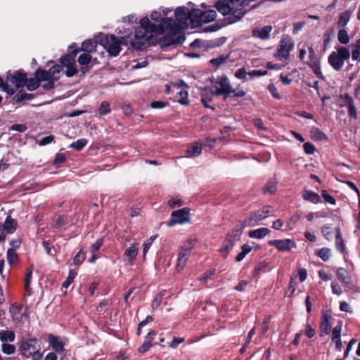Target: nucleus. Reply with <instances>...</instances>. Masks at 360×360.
<instances>
[{"label":"nucleus","instance_id":"f257e3e1","mask_svg":"<svg viewBox=\"0 0 360 360\" xmlns=\"http://www.w3.org/2000/svg\"><path fill=\"white\" fill-rule=\"evenodd\" d=\"M176 30L175 22L169 18H163L160 25L151 23L148 18L140 20V26L135 30L134 40L131 45L135 49H141L146 42L150 43L155 35L162 34L165 32H173Z\"/></svg>","mask_w":360,"mask_h":360},{"label":"nucleus","instance_id":"f03ea898","mask_svg":"<svg viewBox=\"0 0 360 360\" xmlns=\"http://www.w3.org/2000/svg\"><path fill=\"white\" fill-rule=\"evenodd\" d=\"M252 0H223L215 4L217 10L223 15L227 16L228 24L235 23L242 19L245 14V6Z\"/></svg>","mask_w":360,"mask_h":360},{"label":"nucleus","instance_id":"7ed1b4c3","mask_svg":"<svg viewBox=\"0 0 360 360\" xmlns=\"http://www.w3.org/2000/svg\"><path fill=\"white\" fill-rule=\"evenodd\" d=\"M97 39L111 56H117L121 51V45L127 44V40L124 37L117 38L115 35L108 36L103 33L97 35Z\"/></svg>","mask_w":360,"mask_h":360},{"label":"nucleus","instance_id":"20e7f679","mask_svg":"<svg viewBox=\"0 0 360 360\" xmlns=\"http://www.w3.org/2000/svg\"><path fill=\"white\" fill-rule=\"evenodd\" d=\"M191 12V11H189L188 9L186 7H178L175 10L174 15L176 20L178 22V25L175 22L176 30L173 32H170L171 34H172V37H164L162 41L165 45L169 46L176 43V39L174 38V37L177 31V27L180 28H184L188 25V20H190Z\"/></svg>","mask_w":360,"mask_h":360},{"label":"nucleus","instance_id":"39448f33","mask_svg":"<svg viewBox=\"0 0 360 360\" xmlns=\"http://www.w3.org/2000/svg\"><path fill=\"white\" fill-rule=\"evenodd\" d=\"M295 44L291 38L283 36L277 46L276 53L274 54L276 58L282 62L287 63L290 58V53L294 49Z\"/></svg>","mask_w":360,"mask_h":360},{"label":"nucleus","instance_id":"423d86ee","mask_svg":"<svg viewBox=\"0 0 360 360\" xmlns=\"http://www.w3.org/2000/svg\"><path fill=\"white\" fill-rule=\"evenodd\" d=\"M350 52L346 47L341 46L333 51L328 56V63L335 70H340L344 65L345 61L348 60Z\"/></svg>","mask_w":360,"mask_h":360},{"label":"nucleus","instance_id":"0eeeda50","mask_svg":"<svg viewBox=\"0 0 360 360\" xmlns=\"http://www.w3.org/2000/svg\"><path fill=\"white\" fill-rule=\"evenodd\" d=\"M217 13L214 10L202 11L200 9L192 10L190 13V21L195 26L208 23L215 20Z\"/></svg>","mask_w":360,"mask_h":360},{"label":"nucleus","instance_id":"6e6552de","mask_svg":"<svg viewBox=\"0 0 360 360\" xmlns=\"http://www.w3.org/2000/svg\"><path fill=\"white\" fill-rule=\"evenodd\" d=\"M172 218L167 221L168 227H172L175 224H184L191 222L190 209L184 207L172 212Z\"/></svg>","mask_w":360,"mask_h":360},{"label":"nucleus","instance_id":"1a4fd4ad","mask_svg":"<svg viewBox=\"0 0 360 360\" xmlns=\"http://www.w3.org/2000/svg\"><path fill=\"white\" fill-rule=\"evenodd\" d=\"M274 210L270 206H264L257 210L250 217L245 219V224L250 226H256L260 221L266 219L269 215H273Z\"/></svg>","mask_w":360,"mask_h":360},{"label":"nucleus","instance_id":"9d476101","mask_svg":"<svg viewBox=\"0 0 360 360\" xmlns=\"http://www.w3.org/2000/svg\"><path fill=\"white\" fill-rule=\"evenodd\" d=\"M77 52V50L72 51L70 54L63 56L60 58L62 65L66 68L65 75L69 77L77 73V70L75 68V56Z\"/></svg>","mask_w":360,"mask_h":360},{"label":"nucleus","instance_id":"9b49d317","mask_svg":"<svg viewBox=\"0 0 360 360\" xmlns=\"http://www.w3.org/2000/svg\"><path fill=\"white\" fill-rule=\"evenodd\" d=\"M220 90L217 93L222 94L224 99L226 100L231 94H233L234 96L242 97L245 95V92L240 89H233L229 84V79L226 77H221L219 83Z\"/></svg>","mask_w":360,"mask_h":360},{"label":"nucleus","instance_id":"f8f14e48","mask_svg":"<svg viewBox=\"0 0 360 360\" xmlns=\"http://www.w3.org/2000/svg\"><path fill=\"white\" fill-rule=\"evenodd\" d=\"M37 340L36 338H28L22 340L20 343L19 350L24 357L29 358L37 349Z\"/></svg>","mask_w":360,"mask_h":360},{"label":"nucleus","instance_id":"ddd939ff","mask_svg":"<svg viewBox=\"0 0 360 360\" xmlns=\"http://www.w3.org/2000/svg\"><path fill=\"white\" fill-rule=\"evenodd\" d=\"M270 246H274L278 251L288 252L292 248H296V243L291 239L272 240L269 241Z\"/></svg>","mask_w":360,"mask_h":360},{"label":"nucleus","instance_id":"4468645a","mask_svg":"<svg viewBox=\"0 0 360 360\" xmlns=\"http://www.w3.org/2000/svg\"><path fill=\"white\" fill-rule=\"evenodd\" d=\"M139 249V243H133L124 250L122 259L125 265H131L133 264L137 257Z\"/></svg>","mask_w":360,"mask_h":360},{"label":"nucleus","instance_id":"2eb2a0df","mask_svg":"<svg viewBox=\"0 0 360 360\" xmlns=\"http://www.w3.org/2000/svg\"><path fill=\"white\" fill-rule=\"evenodd\" d=\"M8 84L11 83L13 86H10V88H14L15 91L19 87L25 86L26 81V74L21 72H15L13 75H8L6 77Z\"/></svg>","mask_w":360,"mask_h":360},{"label":"nucleus","instance_id":"dca6fc26","mask_svg":"<svg viewBox=\"0 0 360 360\" xmlns=\"http://www.w3.org/2000/svg\"><path fill=\"white\" fill-rule=\"evenodd\" d=\"M219 90L220 86L218 87L217 86H213L211 88H207L202 90L201 93V101L205 107L212 108L208 103L212 101L214 96L222 95V94L217 93V91ZM212 109H214V108H212Z\"/></svg>","mask_w":360,"mask_h":360},{"label":"nucleus","instance_id":"f3484780","mask_svg":"<svg viewBox=\"0 0 360 360\" xmlns=\"http://www.w3.org/2000/svg\"><path fill=\"white\" fill-rule=\"evenodd\" d=\"M248 226L245 224V220L243 221H240L237 224L235 227L229 232L226 238L230 240H233V243H236L238 240H240V236L243 233L244 228Z\"/></svg>","mask_w":360,"mask_h":360},{"label":"nucleus","instance_id":"a211bd4d","mask_svg":"<svg viewBox=\"0 0 360 360\" xmlns=\"http://www.w3.org/2000/svg\"><path fill=\"white\" fill-rule=\"evenodd\" d=\"M340 105L341 106H346L348 108L349 115L351 117H357V112L354 107L353 100L349 96L345 94L341 96L340 100Z\"/></svg>","mask_w":360,"mask_h":360},{"label":"nucleus","instance_id":"6ab92c4d","mask_svg":"<svg viewBox=\"0 0 360 360\" xmlns=\"http://www.w3.org/2000/svg\"><path fill=\"white\" fill-rule=\"evenodd\" d=\"M191 255V249L190 248H181L179 253V255H178V259H177V262H176V269L178 271H181L189 257Z\"/></svg>","mask_w":360,"mask_h":360},{"label":"nucleus","instance_id":"aec40b11","mask_svg":"<svg viewBox=\"0 0 360 360\" xmlns=\"http://www.w3.org/2000/svg\"><path fill=\"white\" fill-rule=\"evenodd\" d=\"M272 31L271 25H266L262 27H257L252 30V35L255 38L262 40H266L269 39L270 32Z\"/></svg>","mask_w":360,"mask_h":360},{"label":"nucleus","instance_id":"412c9836","mask_svg":"<svg viewBox=\"0 0 360 360\" xmlns=\"http://www.w3.org/2000/svg\"><path fill=\"white\" fill-rule=\"evenodd\" d=\"M48 342L51 348L58 353H61L64 351V343L61 338L58 336H56L53 334H49L48 335Z\"/></svg>","mask_w":360,"mask_h":360},{"label":"nucleus","instance_id":"4be33fe9","mask_svg":"<svg viewBox=\"0 0 360 360\" xmlns=\"http://www.w3.org/2000/svg\"><path fill=\"white\" fill-rule=\"evenodd\" d=\"M98 44H99V41L97 39V36L95 39H86L82 44V50L90 53L95 51Z\"/></svg>","mask_w":360,"mask_h":360},{"label":"nucleus","instance_id":"5701e85b","mask_svg":"<svg viewBox=\"0 0 360 360\" xmlns=\"http://www.w3.org/2000/svg\"><path fill=\"white\" fill-rule=\"evenodd\" d=\"M17 227L16 220L12 219L10 216L6 218V220L2 226L3 230L7 233H13Z\"/></svg>","mask_w":360,"mask_h":360},{"label":"nucleus","instance_id":"b1692460","mask_svg":"<svg viewBox=\"0 0 360 360\" xmlns=\"http://www.w3.org/2000/svg\"><path fill=\"white\" fill-rule=\"evenodd\" d=\"M234 245L235 243H233V240H230L229 239L226 238V240L223 243L221 248L219 250V252L221 257H223L224 258H226L229 252L233 249Z\"/></svg>","mask_w":360,"mask_h":360},{"label":"nucleus","instance_id":"393cba45","mask_svg":"<svg viewBox=\"0 0 360 360\" xmlns=\"http://www.w3.org/2000/svg\"><path fill=\"white\" fill-rule=\"evenodd\" d=\"M269 233V229L262 227L249 231L248 235L252 238L262 239Z\"/></svg>","mask_w":360,"mask_h":360},{"label":"nucleus","instance_id":"a878e982","mask_svg":"<svg viewBox=\"0 0 360 360\" xmlns=\"http://www.w3.org/2000/svg\"><path fill=\"white\" fill-rule=\"evenodd\" d=\"M173 89H176V94L178 95L179 98H177L176 101L184 105H187L189 104V100L188 98V91L186 90H179V86L177 85H173Z\"/></svg>","mask_w":360,"mask_h":360},{"label":"nucleus","instance_id":"bb28decb","mask_svg":"<svg viewBox=\"0 0 360 360\" xmlns=\"http://www.w3.org/2000/svg\"><path fill=\"white\" fill-rule=\"evenodd\" d=\"M330 316H323L322 321L320 324V335L325 336L329 334L331 330V325L330 323L329 318Z\"/></svg>","mask_w":360,"mask_h":360},{"label":"nucleus","instance_id":"cd10ccee","mask_svg":"<svg viewBox=\"0 0 360 360\" xmlns=\"http://www.w3.org/2000/svg\"><path fill=\"white\" fill-rule=\"evenodd\" d=\"M302 198L304 200L310 201L313 203H318L321 202V197L319 194L311 191H304L302 194Z\"/></svg>","mask_w":360,"mask_h":360},{"label":"nucleus","instance_id":"c85d7f7f","mask_svg":"<svg viewBox=\"0 0 360 360\" xmlns=\"http://www.w3.org/2000/svg\"><path fill=\"white\" fill-rule=\"evenodd\" d=\"M335 247L336 249L341 252L345 254V245L342 238L341 237L340 231L339 229H335Z\"/></svg>","mask_w":360,"mask_h":360},{"label":"nucleus","instance_id":"c756f323","mask_svg":"<svg viewBox=\"0 0 360 360\" xmlns=\"http://www.w3.org/2000/svg\"><path fill=\"white\" fill-rule=\"evenodd\" d=\"M277 181L276 179L269 180L263 188V192L265 194H273L277 188Z\"/></svg>","mask_w":360,"mask_h":360},{"label":"nucleus","instance_id":"7c9ffc66","mask_svg":"<svg viewBox=\"0 0 360 360\" xmlns=\"http://www.w3.org/2000/svg\"><path fill=\"white\" fill-rule=\"evenodd\" d=\"M311 137L314 141H323L326 139V135L317 127H313L311 130Z\"/></svg>","mask_w":360,"mask_h":360},{"label":"nucleus","instance_id":"2f4dec72","mask_svg":"<svg viewBox=\"0 0 360 360\" xmlns=\"http://www.w3.org/2000/svg\"><path fill=\"white\" fill-rule=\"evenodd\" d=\"M202 152L201 146L198 143H195L191 147L188 148L186 153L188 158H193L198 156Z\"/></svg>","mask_w":360,"mask_h":360},{"label":"nucleus","instance_id":"473e14b6","mask_svg":"<svg viewBox=\"0 0 360 360\" xmlns=\"http://www.w3.org/2000/svg\"><path fill=\"white\" fill-rule=\"evenodd\" d=\"M309 60L306 62L309 66H314L316 64L319 63V60L316 54V52L312 46L308 49Z\"/></svg>","mask_w":360,"mask_h":360},{"label":"nucleus","instance_id":"72a5a7b5","mask_svg":"<svg viewBox=\"0 0 360 360\" xmlns=\"http://www.w3.org/2000/svg\"><path fill=\"white\" fill-rule=\"evenodd\" d=\"M35 77L37 78V79H39V83L41 81L45 82L52 79L49 71H46L41 69H38L35 72Z\"/></svg>","mask_w":360,"mask_h":360},{"label":"nucleus","instance_id":"f704fd0d","mask_svg":"<svg viewBox=\"0 0 360 360\" xmlns=\"http://www.w3.org/2000/svg\"><path fill=\"white\" fill-rule=\"evenodd\" d=\"M0 339L4 342H13L15 340V334L11 330L0 331Z\"/></svg>","mask_w":360,"mask_h":360},{"label":"nucleus","instance_id":"c9c22d12","mask_svg":"<svg viewBox=\"0 0 360 360\" xmlns=\"http://www.w3.org/2000/svg\"><path fill=\"white\" fill-rule=\"evenodd\" d=\"M25 85L29 91H34L39 86V79L36 77L34 78H26Z\"/></svg>","mask_w":360,"mask_h":360},{"label":"nucleus","instance_id":"e433bc0d","mask_svg":"<svg viewBox=\"0 0 360 360\" xmlns=\"http://www.w3.org/2000/svg\"><path fill=\"white\" fill-rule=\"evenodd\" d=\"M10 313L11 315H25L26 311L22 305L13 304L10 307Z\"/></svg>","mask_w":360,"mask_h":360},{"label":"nucleus","instance_id":"4c0bfd02","mask_svg":"<svg viewBox=\"0 0 360 360\" xmlns=\"http://www.w3.org/2000/svg\"><path fill=\"white\" fill-rule=\"evenodd\" d=\"M34 96L32 94H27L22 91H18L14 96V99L17 102H21L22 101H30L33 98Z\"/></svg>","mask_w":360,"mask_h":360},{"label":"nucleus","instance_id":"58836bf2","mask_svg":"<svg viewBox=\"0 0 360 360\" xmlns=\"http://www.w3.org/2000/svg\"><path fill=\"white\" fill-rule=\"evenodd\" d=\"M338 39L340 43L347 44L349 41V37L347 32L344 29H340L338 33Z\"/></svg>","mask_w":360,"mask_h":360},{"label":"nucleus","instance_id":"ea45409f","mask_svg":"<svg viewBox=\"0 0 360 360\" xmlns=\"http://www.w3.org/2000/svg\"><path fill=\"white\" fill-rule=\"evenodd\" d=\"M349 20V13L348 12L342 13L338 19V27L340 29H343V27L347 24Z\"/></svg>","mask_w":360,"mask_h":360},{"label":"nucleus","instance_id":"a19ab883","mask_svg":"<svg viewBox=\"0 0 360 360\" xmlns=\"http://www.w3.org/2000/svg\"><path fill=\"white\" fill-rule=\"evenodd\" d=\"M87 140L85 139H78L77 141L72 142L70 145V148H73L77 151H79L84 148V147L87 144Z\"/></svg>","mask_w":360,"mask_h":360},{"label":"nucleus","instance_id":"79ce46f5","mask_svg":"<svg viewBox=\"0 0 360 360\" xmlns=\"http://www.w3.org/2000/svg\"><path fill=\"white\" fill-rule=\"evenodd\" d=\"M317 256L323 261H328L330 257V249L328 248H322L317 252Z\"/></svg>","mask_w":360,"mask_h":360},{"label":"nucleus","instance_id":"37998d69","mask_svg":"<svg viewBox=\"0 0 360 360\" xmlns=\"http://www.w3.org/2000/svg\"><path fill=\"white\" fill-rule=\"evenodd\" d=\"M62 68L60 65H56L52 66L49 72L53 79L57 80L59 78V73L60 72Z\"/></svg>","mask_w":360,"mask_h":360},{"label":"nucleus","instance_id":"c03bdc74","mask_svg":"<svg viewBox=\"0 0 360 360\" xmlns=\"http://www.w3.org/2000/svg\"><path fill=\"white\" fill-rule=\"evenodd\" d=\"M91 56L89 53L84 52V53L81 54L78 58V63L81 65H85L89 64L91 62Z\"/></svg>","mask_w":360,"mask_h":360},{"label":"nucleus","instance_id":"a18cd8bd","mask_svg":"<svg viewBox=\"0 0 360 360\" xmlns=\"http://www.w3.org/2000/svg\"><path fill=\"white\" fill-rule=\"evenodd\" d=\"M347 271L343 269V268H339L337 270L336 276L339 281H340L342 283H348L349 281H347Z\"/></svg>","mask_w":360,"mask_h":360},{"label":"nucleus","instance_id":"49530a36","mask_svg":"<svg viewBox=\"0 0 360 360\" xmlns=\"http://www.w3.org/2000/svg\"><path fill=\"white\" fill-rule=\"evenodd\" d=\"M67 222V219L65 216H59L52 222V226L55 229H59L64 226Z\"/></svg>","mask_w":360,"mask_h":360},{"label":"nucleus","instance_id":"de8ad7c7","mask_svg":"<svg viewBox=\"0 0 360 360\" xmlns=\"http://www.w3.org/2000/svg\"><path fill=\"white\" fill-rule=\"evenodd\" d=\"M77 271L75 270H70L67 279L63 283V287L68 288L70 285L72 283L74 278L77 276Z\"/></svg>","mask_w":360,"mask_h":360},{"label":"nucleus","instance_id":"09e8293b","mask_svg":"<svg viewBox=\"0 0 360 360\" xmlns=\"http://www.w3.org/2000/svg\"><path fill=\"white\" fill-rule=\"evenodd\" d=\"M111 112V108L110 106V103L107 101H103L101 103L99 108V114L100 115H105L109 114Z\"/></svg>","mask_w":360,"mask_h":360},{"label":"nucleus","instance_id":"8fccbe9b","mask_svg":"<svg viewBox=\"0 0 360 360\" xmlns=\"http://www.w3.org/2000/svg\"><path fill=\"white\" fill-rule=\"evenodd\" d=\"M86 258V253L81 249L79 252L75 256L73 263L76 265L82 264Z\"/></svg>","mask_w":360,"mask_h":360},{"label":"nucleus","instance_id":"3c124183","mask_svg":"<svg viewBox=\"0 0 360 360\" xmlns=\"http://www.w3.org/2000/svg\"><path fill=\"white\" fill-rule=\"evenodd\" d=\"M2 352L6 354H12L15 351V347L13 345L4 342L1 345Z\"/></svg>","mask_w":360,"mask_h":360},{"label":"nucleus","instance_id":"603ef678","mask_svg":"<svg viewBox=\"0 0 360 360\" xmlns=\"http://www.w3.org/2000/svg\"><path fill=\"white\" fill-rule=\"evenodd\" d=\"M0 88H1L3 91H6L10 95H12L15 93V89L10 88V85L8 84L7 81L4 82L1 77H0Z\"/></svg>","mask_w":360,"mask_h":360},{"label":"nucleus","instance_id":"864d4df0","mask_svg":"<svg viewBox=\"0 0 360 360\" xmlns=\"http://www.w3.org/2000/svg\"><path fill=\"white\" fill-rule=\"evenodd\" d=\"M103 243V240L102 238L98 239L94 244L90 247V252L92 255H96V253L99 250L101 247Z\"/></svg>","mask_w":360,"mask_h":360},{"label":"nucleus","instance_id":"5fc2aeb1","mask_svg":"<svg viewBox=\"0 0 360 360\" xmlns=\"http://www.w3.org/2000/svg\"><path fill=\"white\" fill-rule=\"evenodd\" d=\"M342 330V324L339 323L335 326L332 330V340L335 341V339L340 338Z\"/></svg>","mask_w":360,"mask_h":360},{"label":"nucleus","instance_id":"6e6d98bb","mask_svg":"<svg viewBox=\"0 0 360 360\" xmlns=\"http://www.w3.org/2000/svg\"><path fill=\"white\" fill-rule=\"evenodd\" d=\"M18 259L16 252L13 249H9L7 252V260L10 264L14 263Z\"/></svg>","mask_w":360,"mask_h":360},{"label":"nucleus","instance_id":"4d7b16f0","mask_svg":"<svg viewBox=\"0 0 360 360\" xmlns=\"http://www.w3.org/2000/svg\"><path fill=\"white\" fill-rule=\"evenodd\" d=\"M228 57H229V56H220L217 58L211 59L210 63L212 64L213 65L218 67V66L221 65V64H223L225 62V60L228 58Z\"/></svg>","mask_w":360,"mask_h":360},{"label":"nucleus","instance_id":"13d9d810","mask_svg":"<svg viewBox=\"0 0 360 360\" xmlns=\"http://www.w3.org/2000/svg\"><path fill=\"white\" fill-rule=\"evenodd\" d=\"M224 24H219V22H216L213 25H210L209 26H207L204 28V32H216L219 30L221 27H223Z\"/></svg>","mask_w":360,"mask_h":360},{"label":"nucleus","instance_id":"bf43d9fd","mask_svg":"<svg viewBox=\"0 0 360 360\" xmlns=\"http://www.w3.org/2000/svg\"><path fill=\"white\" fill-rule=\"evenodd\" d=\"M248 75L251 77L254 78L256 77H261L267 75L266 70H253L248 73Z\"/></svg>","mask_w":360,"mask_h":360},{"label":"nucleus","instance_id":"052dcab7","mask_svg":"<svg viewBox=\"0 0 360 360\" xmlns=\"http://www.w3.org/2000/svg\"><path fill=\"white\" fill-rule=\"evenodd\" d=\"M322 234L327 240H330L332 237L331 228L329 225L326 224L322 228Z\"/></svg>","mask_w":360,"mask_h":360},{"label":"nucleus","instance_id":"680f3d73","mask_svg":"<svg viewBox=\"0 0 360 360\" xmlns=\"http://www.w3.org/2000/svg\"><path fill=\"white\" fill-rule=\"evenodd\" d=\"M42 246L44 248L46 252L49 255H53L56 252L53 247L51 246L47 241H44L42 243Z\"/></svg>","mask_w":360,"mask_h":360},{"label":"nucleus","instance_id":"e2e57ef3","mask_svg":"<svg viewBox=\"0 0 360 360\" xmlns=\"http://www.w3.org/2000/svg\"><path fill=\"white\" fill-rule=\"evenodd\" d=\"M165 292H159L155 298L154 299L153 302V304H152V307L153 308L155 307H158L160 306V303H161V301H162V297L165 295Z\"/></svg>","mask_w":360,"mask_h":360},{"label":"nucleus","instance_id":"0e129e2a","mask_svg":"<svg viewBox=\"0 0 360 360\" xmlns=\"http://www.w3.org/2000/svg\"><path fill=\"white\" fill-rule=\"evenodd\" d=\"M295 281L292 278L290 281L288 289L285 291V295L286 296L290 297L294 293L295 290Z\"/></svg>","mask_w":360,"mask_h":360},{"label":"nucleus","instance_id":"69168bd1","mask_svg":"<svg viewBox=\"0 0 360 360\" xmlns=\"http://www.w3.org/2000/svg\"><path fill=\"white\" fill-rule=\"evenodd\" d=\"M303 147L307 154L311 155L313 154L315 151L314 146L309 142L304 143Z\"/></svg>","mask_w":360,"mask_h":360},{"label":"nucleus","instance_id":"338daca9","mask_svg":"<svg viewBox=\"0 0 360 360\" xmlns=\"http://www.w3.org/2000/svg\"><path fill=\"white\" fill-rule=\"evenodd\" d=\"M359 43L360 41L358 40L356 41V49L352 51V59L353 60H357L360 56V45H359Z\"/></svg>","mask_w":360,"mask_h":360},{"label":"nucleus","instance_id":"774afa93","mask_svg":"<svg viewBox=\"0 0 360 360\" xmlns=\"http://www.w3.org/2000/svg\"><path fill=\"white\" fill-rule=\"evenodd\" d=\"M322 196L324 198V200L331 205L335 204V199L331 195L328 194L326 191H323L322 192Z\"/></svg>","mask_w":360,"mask_h":360}]
</instances>
